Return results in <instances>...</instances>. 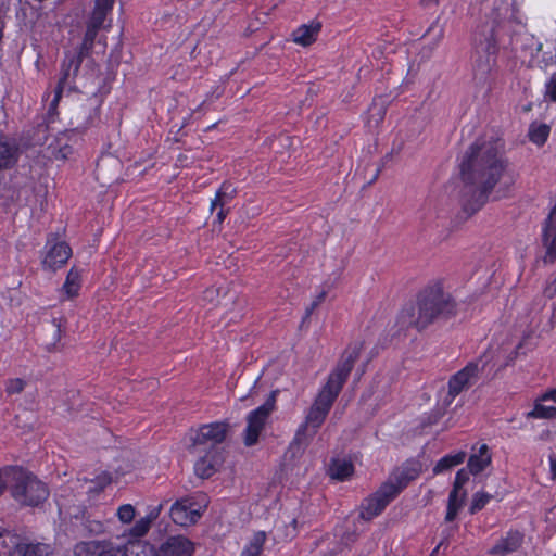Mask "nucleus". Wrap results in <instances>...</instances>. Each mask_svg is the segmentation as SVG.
Segmentation results:
<instances>
[{
	"mask_svg": "<svg viewBox=\"0 0 556 556\" xmlns=\"http://www.w3.org/2000/svg\"><path fill=\"white\" fill-rule=\"evenodd\" d=\"M509 165L505 140L500 137L477 139L467 148L459 163L460 180L465 188L472 190L469 198L463 199L466 214L472 215L482 208Z\"/></svg>",
	"mask_w": 556,
	"mask_h": 556,
	"instance_id": "1",
	"label": "nucleus"
},
{
	"mask_svg": "<svg viewBox=\"0 0 556 556\" xmlns=\"http://www.w3.org/2000/svg\"><path fill=\"white\" fill-rule=\"evenodd\" d=\"M364 348V341L350 343L340 356L337 365L329 372L326 382L318 390L304 421L298 427L293 442L305 444L324 425L334 402L346 383L356 361Z\"/></svg>",
	"mask_w": 556,
	"mask_h": 556,
	"instance_id": "2",
	"label": "nucleus"
},
{
	"mask_svg": "<svg viewBox=\"0 0 556 556\" xmlns=\"http://www.w3.org/2000/svg\"><path fill=\"white\" fill-rule=\"evenodd\" d=\"M418 313L410 305L401 311L399 320L407 328L422 331L438 319H448L456 315L457 303L454 296L444 290L442 279L429 281L416 296Z\"/></svg>",
	"mask_w": 556,
	"mask_h": 556,
	"instance_id": "3",
	"label": "nucleus"
},
{
	"mask_svg": "<svg viewBox=\"0 0 556 556\" xmlns=\"http://www.w3.org/2000/svg\"><path fill=\"white\" fill-rule=\"evenodd\" d=\"M12 479L11 496L23 507H41L50 495L48 485L21 466L7 469Z\"/></svg>",
	"mask_w": 556,
	"mask_h": 556,
	"instance_id": "4",
	"label": "nucleus"
},
{
	"mask_svg": "<svg viewBox=\"0 0 556 556\" xmlns=\"http://www.w3.org/2000/svg\"><path fill=\"white\" fill-rule=\"evenodd\" d=\"M277 393L278 391H271L262 405L248 413L245 417L247 426L242 432V441L247 447H252L258 443L270 415L276 409Z\"/></svg>",
	"mask_w": 556,
	"mask_h": 556,
	"instance_id": "5",
	"label": "nucleus"
},
{
	"mask_svg": "<svg viewBox=\"0 0 556 556\" xmlns=\"http://www.w3.org/2000/svg\"><path fill=\"white\" fill-rule=\"evenodd\" d=\"M481 358L470 361L448 378L447 393L443 399L445 407H448L462 392L477 383L484 369V365H481Z\"/></svg>",
	"mask_w": 556,
	"mask_h": 556,
	"instance_id": "6",
	"label": "nucleus"
},
{
	"mask_svg": "<svg viewBox=\"0 0 556 556\" xmlns=\"http://www.w3.org/2000/svg\"><path fill=\"white\" fill-rule=\"evenodd\" d=\"M72 254V248L66 241L60 240L56 233H49L42 253V269L55 273L67 263Z\"/></svg>",
	"mask_w": 556,
	"mask_h": 556,
	"instance_id": "7",
	"label": "nucleus"
},
{
	"mask_svg": "<svg viewBox=\"0 0 556 556\" xmlns=\"http://www.w3.org/2000/svg\"><path fill=\"white\" fill-rule=\"evenodd\" d=\"M228 422L227 421H214L211 424H205L200 426L198 429L190 430V441L189 451L191 453L199 452L200 446L210 445L217 447V444H220L225 441L227 432H228Z\"/></svg>",
	"mask_w": 556,
	"mask_h": 556,
	"instance_id": "8",
	"label": "nucleus"
},
{
	"mask_svg": "<svg viewBox=\"0 0 556 556\" xmlns=\"http://www.w3.org/2000/svg\"><path fill=\"white\" fill-rule=\"evenodd\" d=\"M422 472V463L418 458H408L394 468L384 483L399 496Z\"/></svg>",
	"mask_w": 556,
	"mask_h": 556,
	"instance_id": "9",
	"label": "nucleus"
},
{
	"mask_svg": "<svg viewBox=\"0 0 556 556\" xmlns=\"http://www.w3.org/2000/svg\"><path fill=\"white\" fill-rule=\"evenodd\" d=\"M397 496L382 482L380 486L370 495L365 497L359 506V518L370 521L387 508Z\"/></svg>",
	"mask_w": 556,
	"mask_h": 556,
	"instance_id": "10",
	"label": "nucleus"
},
{
	"mask_svg": "<svg viewBox=\"0 0 556 556\" xmlns=\"http://www.w3.org/2000/svg\"><path fill=\"white\" fill-rule=\"evenodd\" d=\"M195 505L193 501L187 497L177 500L170 507V519L181 527L194 525L201 517V511L195 508Z\"/></svg>",
	"mask_w": 556,
	"mask_h": 556,
	"instance_id": "11",
	"label": "nucleus"
},
{
	"mask_svg": "<svg viewBox=\"0 0 556 556\" xmlns=\"http://www.w3.org/2000/svg\"><path fill=\"white\" fill-rule=\"evenodd\" d=\"M542 245L545 249L544 264L556 262V204L542 225Z\"/></svg>",
	"mask_w": 556,
	"mask_h": 556,
	"instance_id": "12",
	"label": "nucleus"
},
{
	"mask_svg": "<svg viewBox=\"0 0 556 556\" xmlns=\"http://www.w3.org/2000/svg\"><path fill=\"white\" fill-rule=\"evenodd\" d=\"M542 245L545 249L544 264L556 262V204L542 225Z\"/></svg>",
	"mask_w": 556,
	"mask_h": 556,
	"instance_id": "13",
	"label": "nucleus"
},
{
	"mask_svg": "<svg viewBox=\"0 0 556 556\" xmlns=\"http://www.w3.org/2000/svg\"><path fill=\"white\" fill-rule=\"evenodd\" d=\"M194 544L184 535L168 536L155 552V556H192Z\"/></svg>",
	"mask_w": 556,
	"mask_h": 556,
	"instance_id": "14",
	"label": "nucleus"
},
{
	"mask_svg": "<svg viewBox=\"0 0 556 556\" xmlns=\"http://www.w3.org/2000/svg\"><path fill=\"white\" fill-rule=\"evenodd\" d=\"M223 456L218 447L208 446L205 454L194 463V473L201 479H208L218 470Z\"/></svg>",
	"mask_w": 556,
	"mask_h": 556,
	"instance_id": "15",
	"label": "nucleus"
},
{
	"mask_svg": "<svg viewBox=\"0 0 556 556\" xmlns=\"http://www.w3.org/2000/svg\"><path fill=\"white\" fill-rule=\"evenodd\" d=\"M525 542V534L518 529H509L505 535L490 548L492 556H507L517 552Z\"/></svg>",
	"mask_w": 556,
	"mask_h": 556,
	"instance_id": "16",
	"label": "nucleus"
},
{
	"mask_svg": "<svg viewBox=\"0 0 556 556\" xmlns=\"http://www.w3.org/2000/svg\"><path fill=\"white\" fill-rule=\"evenodd\" d=\"M75 556H121L122 551L109 542H79L74 547Z\"/></svg>",
	"mask_w": 556,
	"mask_h": 556,
	"instance_id": "17",
	"label": "nucleus"
},
{
	"mask_svg": "<svg viewBox=\"0 0 556 556\" xmlns=\"http://www.w3.org/2000/svg\"><path fill=\"white\" fill-rule=\"evenodd\" d=\"M21 149L14 139L0 136V173L14 168L20 160Z\"/></svg>",
	"mask_w": 556,
	"mask_h": 556,
	"instance_id": "18",
	"label": "nucleus"
},
{
	"mask_svg": "<svg viewBox=\"0 0 556 556\" xmlns=\"http://www.w3.org/2000/svg\"><path fill=\"white\" fill-rule=\"evenodd\" d=\"M11 556H53V548L47 543L24 540L13 546Z\"/></svg>",
	"mask_w": 556,
	"mask_h": 556,
	"instance_id": "19",
	"label": "nucleus"
},
{
	"mask_svg": "<svg viewBox=\"0 0 556 556\" xmlns=\"http://www.w3.org/2000/svg\"><path fill=\"white\" fill-rule=\"evenodd\" d=\"M85 58L87 56L83 55L79 51L66 53L61 64V73L56 86H62V89H64L71 75H77Z\"/></svg>",
	"mask_w": 556,
	"mask_h": 556,
	"instance_id": "20",
	"label": "nucleus"
},
{
	"mask_svg": "<svg viewBox=\"0 0 556 556\" xmlns=\"http://www.w3.org/2000/svg\"><path fill=\"white\" fill-rule=\"evenodd\" d=\"M321 27V23L315 20L301 25L292 33L293 41L302 47H308L316 41Z\"/></svg>",
	"mask_w": 556,
	"mask_h": 556,
	"instance_id": "21",
	"label": "nucleus"
},
{
	"mask_svg": "<svg viewBox=\"0 0 556 556\" xmlns=\"http://www.w3.org/2000/svg\"><path fill=\"white\" fill-rule=\"evenodd\" d=\"M492 462V456L488 444L483 443L479 446L478 452L469 456L467 468L473 476L481 473L485 470Z\"/></svg>",
	"mask_w": 556,
	"mask_h": 556,
	"instance_id": "22",
	"label": "nucleus"
},
{
	"mask_svg": "<svg viewBox=\"0 0 556 556\" xmlns=\"http://www.w3.org/2000/svg\"><path fill=\"white\" fill-rule=\"evenodd\" d=\"M237 193L238 189L232 182L229 180L223 181L216 190L215 197L211 200L210 212L213 213L217 206H226L236 198Z\"/></svg>",
	"mask_w": 556,
	"mask_h": 556,
	"instance_id": "23",
	"label": "nucleus"
},
{
	"mask_svg": "<svg viewBox=\"0 0 556 556\" xmlns=\"http://www.w3.org/2000/svg\"><path fill=\"white\" fill-rule=\"evenodd\" d=\"M80 289L81 270L73 266L67 273L61 290L67 300H73L79 295Z\"/></svg>",
	"mask_w": 556,
	"mask_h": 556,
	"instance_id": "24",
	"label": "nucleus"
},
{
	"mask_svg": "<svg viewBox=\"0 0 556 556\" xmlns=\"http://www.w3.org/2000/svg\"><path fill=\"white\" fill-rule=\"evenodd\" d=\"M354 473V465L349 459L333 458L329 465V475L337 481H346Z\"/></svg>",
	"mask_w": 556,
	"mask_h": 556,
	"instance_id": "25",
	"label": "nucleus"
},
{
	"mask_svg": "<svg viewBox=\"0 0 556 556\" xmlns=\"http://www.w3.org/2000/svg\"><path fill=\"white\" fill-rule=\"evenodd\" d=\"M466 458V452L458 451L456 453L446 454L441 457L433 467V473L440 475L443 473L460 464L464 463Z\"/></svg>",
	"mask_w": 556,
	"mask_h": 556,
	"instance_id": "26",
	"label": "nucleus"
},
{
	"mask_svg": "<svg viewBox=\"0 0 556 556\" xmlns=\"http://www.w3.org/2000/svg\"><path fill=\"white\" fill-rule=\"evenodd\" d=\"M266 540L267 534L265 531L260 530L254 532L252 538L244 545L240 556H261Z\"/></svg>",
	"mask_w": 556,
	"mask_h": 556,
	"instance_id": "27",
	"label": "nucleus"
},
{
	"mask_svg": "<svg viewBox=\"0 0 556 556\" xmlns=\"http://www.w3.org/2000/svg\"><path fill=\"white\" fill-rule=\"evenodd\" d=\"M466 497V491H463L462 494L456 491H451L447 500V507L445 514V522H452L456 519L458 511L463 507L464 500Z\"/></svg>",
	"mask_w": 556,
	"mask_h": 556,
	"instance_id": "28",
	"label": "nucleus"
},
{
	"mask_svg": "<svg viewBox=\"0 0 556 556\" xmlns=\"http://www.w3.org/2000/svg\"><path fill=\"white\" fill-rule=\"evenodd\" d=\"M150 528L151 523L143 517L137 520L132 527L127 529L123 533V536L127 538L128 543H138L140 542V539L149 532Z\"/></svg>",
	"mask_w": 556,
	"mask_h": 556,
	"instance_id": "29",
	"label": "nucleus"
},
{
	"mask_svg": "<svg viewBox=\"0 0 556 556\" xmlns=\"http://www.w3.org/2000/svg\"><path fill=\"white\" fill-rule=\"evenodd\" d=\"M551 134V127L547 124H531L529 128V140L538 147L546 143Z\"/></svg>",
	"mask_w": 556,
	"mask_h": 556,
	"instance_id": "30",
	"label": "nucleus"
},
{
	"mask_svg": "<svg viewBox=\"0 0 556 556\" xmlns=\"http://www.w3.org/2000/svg\"><path fill=\"white\" fill-rule=\"evenodd\" d=\"M536 399L532 410L526 413L527 419H553L556 418V407L545 406Z\"/></svg>",
	"mask_w": 556,
	"mask_h": 556,
	"instance_id": "31",
	"label": "nucleus"
},
{
	"mask_svg": "<svg viewBox=\"0 0 556 556\" xmlns=\"http://www.w3.org/2000/svg\"><path fill=\"white\" fill-rule=\"evenodd\" d=\"M112 482V476L108 471H103L98 475L94 479L89 480L90 485L87 489V493L90 495L100 494L108 485Z\"/></svg>",
	"mask_w": 556,
	"mask_h": 556,
	"instance_id": "32",
	"label": "nucleus"
},
{
	"mask_svg": "<svg viewBox=\"0 0 556 556\" xmlns=\"http://www.w3.org/2000/svg\"><path fill=\"white\" fill-rule=\"evenodd\" d=\"M493 498V495L484 492L478 491L472 495L471 503L468 508V513L470 515H476L480 510H482Z\"/></svg>",
	"mask_w": 556,
	"mask_h": 556,
	"instance_id": "33",
	"label": "nucleus"
},
{
	"mask_svg": "<svg viewBox=\"0 0 556 556\" xmlns=\"http://www.w3.org/2000/svg\"><path fill=\"white\" fill-rule=\"evenodd\" d=\"M101 29L92 28L91 26L86 25V31L83 38V41L78 48V51L86 56H89L91 53L96 38Z\"/></svg>",
	"mask_w": 556,
	"mask_h": 556,
	"instance_id": "34",
	"label": "nucleus"
},
{
	"mask_svg": "<svg viewBox=\"0 0 556 556\" xmlns=\"http://www.w3.org/2000/svg\"><path fill=\"white\" fill-rule=\"evenodd\" d=\"M123 556H155V553L152 552V548L147 544L138 543H129V546H126Z\"/></svg>",
	"mask_w": 556,
	"mask_h": 556,
	"instance_id": "35",
	"label": "nucleus"
},
{
	"mask_svg": "<svg viewBox=\"0 0 556 556\" xmlns=\"http://www.w3.org/2000/svg\"><path fill=\"white\" fill-rule=\"evenodd\" d=\"M84 528L88 533L92 535H99L106 532L108 522L87 517L84 521Z\"/></svg>",
	"mask_w": 556,
	"mask_h": 556,
	"instance_id": "36",
	"label": "nucleus"
},
{
	"mask_svg": "<svg viewBox=\"0 0 556 556\" xmlns=\"http://www.w3.org/2000/svg\"><path fill=\"white\" fill-rule=\"evenodd\" d=\"M54 331H53V342L51 343V346L48 348L49 351H55L58 343L61 341L64 327H65V319L63 317L60 318H52L51 320Z\"/></svg>",
	"mask_w": 556,
	"mask_h": 556,
	"instance_id": "37",
	"label": "nucleus"
},
{
	"mask_svg": "<svg viewBox=\"0 0 556 556\" xmlns=\"http://www.w3.org/2000/svg\"><path fill=\"white\" fill-rule=\"evenodd\" d=\"M116 516L122 523H130L136 516V509L131 504H123L118 507Z\"/></svg>",
	"mask_w": 556,
	"mask_h": 556,
	"instance_id": "38",
	"label": "nucleus"
},
{
	"mask_svg": "<svg viewBox=\"0 0 556 556\" xmlns=\"http://www.w3.org/2000/svg\"><path fill=\"white\" fill-rule=\"evenodd\" d=\"M328 294L327 289H323L318 294L315 295L311 304L306 307L302 323H305L312 316L313 312L325 301Z\"/></svg>",
	"mask_w": 556,
	"mask_h": 556,
	"instance_id": "39",
	"label": "nucleus"
},
{
	"mask_svg": "<svg viewBox=\"0 0 556 556\" xmlns=\"http://www.w3.org/2000/svg\"><path fill=\"white\" fill-rule=\"evenodd\" d=\"M26 382L22 378H12L5 382V392L8 395L20 394L24 391Z\"/></svg>",
	"mask_w": 556,
	"mask_h": 556,
	"instance_id": "40",
	"label": "nucleus"
},
{
	"mask_svg": "<svg viewBox=\"0 0 556 556\" xmlns=\"http://www.w3.org/2000/svg\"><path fill=\"white\" fill-rule=\"evenodd\" d=\"M469 475H471L469 470H466L465 468L459 469L455 475L453 488L451 491H456L457 493L463 492L464 485L469 480Z\"/></svg>",
	"mask_w": 556,
	"mask_h": 556,
	"instance_id": "41",
	"label": "nucleus"
},
{
	"mask_svg": "<svg viewBox=\"0 0 556 556\" xmlns=\"http://www.w3.org/2000/svg\"><path fill=\"white\" fill-rule=\"evenodd\" d=\"M108 16V14L99 12L93 9L87 21V25L96 29H102L104 28V22Z\"/></svg>",
	"mask_w": 556,
	"mask_h": 556,
	"instance_id": "42",
	"label": "nucleus"
},
{
	"mask_svg": "<svg viewBox=\"0 0 556 556\" xmlns=\"http://www.w3.org/2000/svg\"><path fill=\"white\" fill-rule=\"evenodd\" d=\"M63 91H64V89H62V86H56L54 89V96L49 104V109H48V113H47L50 122H52L53 116L58 114V105L62 98Z\"/></svg>",
	"mask_w": 556,
	"mask_h": 556,
	"instance_id": "43",
	"label": "nucleus"
},
{
	"mask_svg": "<svg viewBox=\"0 0 556 556\" xmlns=\"http://www.w3.org/2000/svg\"><path fill=\"white\" fill-rule=\"evenodd\" d=\"M545 98L552 102H556V74H553L545 84Z\"/></svg>",
	"mask_w": 556,
	"mask_h": 556,
	"instance_id": "44",
	"label": "nucleus"
},
{
	"mask_svg": "<svg viewBox=\"0 0 556 556\" xmlns=\"http://www.w3.org/2000/svg\"><path fill=\"white\" fill-rule=\"evenodd\" d=\"M114 4H115V0H96L93 9L99 12L111 15Z\"/></svg>",
	"mask_w": 556,
	"mask_h": 556,
	"instance_id": "45",
	"label": "nucleus"
},
{
	"mask_svg": "<svg viewBox=\"0 0 556 556\" xmlns=\"http://www.w3.org/2000/svg\"><path fill=\"white\" fill-rule=\"evenodd\" d=\"M10 467L11 466H5L2 469L0 468V495H2L5 492L8 486L10 490L12 488V479L7 472V469Z\"/></svg>",
	"mask_w": 556,
	"mask_h": 556,
	"instance_id": "46",
	"label": "nucleus"
},
{
	"mask_svg": "<svg viewBox=\"0 0 556 556\" xmlns=\"http://www.w3.org/2000/svg\"><path fill=\"white\" fill-rule=\"evenodd\" d=\"M217 212H216V215L214 217V220H213V225L214 226H222L223 223L225 222L227 215L229 214L230 212V208H227L225 206H217Z\"/></svg>",
	"mask_w": 556,
	"mask_h": 556,
	"instance_id": "47",
	"label": "nucleus"
},
{
	"mask_svg": "<svg viewBox=\"0 0 556 556\" xmlns=\"http://www.w3.org/2000/svg\"><path fill=\"white\" fill-rule=\"evenodd\" d=\"M162 509H163V505L159 504L157 506L152 507L144 518L148 519L149 522L152 525L153 521L159 518Z\"/></svg>",
	"mask_w": 556,
	"mask_h": 556,
	"instance_id": "48",
	"label": "nucleus"
},
{
	"mask_svg": "<svg viewBox=\"0 0 556 556\" xmlns=\"http://www.w3.org/2000/svg\"><path fill=\"white\" fill-rule=\"evenodd\" d=\"M548 464H549V478L551 480H555L556 479V454L555 453H551L548 455Z\"/></svg>",
	"mask_w": 556,
	"mask_h": 556,
	"instance_id": "49",
	"label": "nucleus"
},
{
	"mask_svg": "<svg viewBox=\"0 0 556 556\" xmlns=\"http://www.w3.org/2000/svg\"><path fill=\"white\" fill-rule=\"evenodd\" d=\"M357 540V533L355 531L346 532L342 535L341 542L345 545H350Z\"/></svg>",
	"mask_w": 556,
	"mask_h": 556,
	"instance_id": "50",
	"label": "nucleus"
},
{
	"mask_svg": "<svg viewBox=\"0 0 556 556\" xmlns=\"http://www.w3.org/2000/svg\"><path fill=\"white\" fill-rule=\"evenodd\" d=\"M540 401H553L556 403V389H552L543 393L540 397Z\"/></svg>",
	"mask_w": 556,
	"mask_h": 556,
	"instance_id": "51",
	"label": "nucleus"
},
{
	"mask_svg": "<svg viewBox=\"0 0 556 556\" xmlns=\"http://www.w3.org/2000/svg\"><path fill=\"white\" fill-rule=\"evenodd\" d=\"M495 48H496L495 29L492 28L490 31V36L488 38L486 49H488V51H490L491 49H495Z\"/></svg>",
	"mask_w": 556,
	"mask_h": 556,
	"instance_id": "52",
	"label": "nucleus"
},
{
	"mask_svg": "<svg viewBox=\"0 0 556 556\" xmlns=\"http://www.w3.org/2000/svg\"><path fill=\"white\" fill-rule=\"evenodd\" d=\"M544 292L548 298H553L556 294V277Z\"/></svg>",
	"mask_w": 556,
	"mask_h": 556,
	"instance_id": "53",
	"label": "nucleus"
},
{
	"mask_svg": "<svg viewBox=\"0 0 556 556\" xmlns=\"http://www.w3.org/2000/svg\"><path fill=\"white\" fill-rule=\"evenodd\" d=\"M207 101H208V97L202 103L199 104V106L194 110V112L205 111Z\"/></svg>",
	"mask_w": 556,
	"mask_h": 556,
	"instance_id": "54",
	"label": "nucleus"
},
{
	"mask_svg": "<svg viewBox=\"0 0 556 556\" xmlns=\"http://www.w3.org/2000/svg\"><path fill=\"white\" fill-rule=\"evenodd\" d=\"M223 93V90L217 86L214 88V90L212 91V94L215 96L216 99H218Z\"/></svg>",
	"mask_w": 556,
	"mask_h": 556,
	"instance_id": "55",
	"label": "nucleus"
},
{
	"mask_svg": "<svg viewBox=\"0 0 556 556\" xmlns=\"http://www.w3.org/2000/svg\"><path fill=\"white\" fill-rule=\"evenodd\" d=\"M188 157L185 154H179L177 157V162H179L181 165H184L185 162H187Z\"/></svg>",
	"mask_w": 556,
	"mask_h": 556,
	"instance_id": "56",
	"label": "nucleus"
},
{
	"mask_svg": "<svg viewBox=\"0 0 556 556\" xmlns=\"http://www.w3.org/2000/svg\"><path fill=\"white\" fill-rule=\"evenodd\" d=\"M66 157H67L66 153L63 152V149H60L59 154L56 155V159L65 160Z\"/></svg>",
	"mask_w": 556,
	"mask_h": 556,
	"instance_id": "57",
	"label": "nucleus"
},
{
	"mask_svg": "<svg viewBox=\"0 0 556 556\" xmlns=\"http://www.w3.org/2000/svg\"><path fill=\"white\" fill-rule=\"evenodd\" d=\"M441 545H442V542L432 551L431 556H433L434 554H438V551Z\"/></svg>",
	"mask_w": 556,
	"mask_h": 556,
	"instance_id": "58",
	"label": "nucleus"
},
{
	"mask_svg": "<svg viewBox=\"0 0 556 556\" xmlns=\"http://www.w3.org/2000/svg\"><path fill=\"white\" fill-rule=\"evenodd\" d=\"M291 526L293 527V529H296V527H298V520H296L295 518H294V519H292V521H291Z\"/></svg>",
	"mask_w": 556,
	"mask_h": 556,
	"instance_id": "59",
	"label": "nucleus"
},
{
	"mask_svg": "<svg viewBox=\"0 0 556 556\" xmlns=\"http://www.w3.org/2000/svg\"><path fill=\"white\" fill-rule=\"evenodd\" d=\"M215 126H216V124H213V125L208 126L207 130L215 128Z\"/></svg>",
	"mask_w": 556,
	"mask_h": 556,
	"instance_id": "60",
	"label": "nucleus"
},
{
	"mask_svg": "<svg viewBox=\"0 0 556 556\" xmlns=\"http://www.w3.org/2000/svg\"><path fill=\"white\" fill-rule=\"evenodd\" d=\"M3 536V530L0 528V538Z\"/></svg>",
	"mask_w": 556,
	"mask_h": 556,
	"instance_id": "61",
	"label": "nucleus"
}]
</instances>
